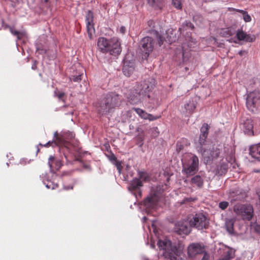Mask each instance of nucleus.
<instances>
[{
	"mask_svg": "<svg viewBox=\"0 0 260 260\" xmlns=\"http://www.w3.org/2000/svg\"><path fill=\"white\" fill-rule=\"evenodd\" d=\"M155 81L153 78H149L144 80L134 87V90L128 95V101L133 105L138 104L149 99V102L154 106L159 105V99H151L150 92L154 88Z\"/></svg>",
	"mask_w": 260,
	"mask_h": 260,
	"instance_id": "obj_1",
	"label": "nucleus"
},
{
	"mask_svg": "<svg viewBox=\"0 0 260 260\" xmlns=\"http://www.w3.org/2000/svg\"><path fill=\"white\" fill-rule=\"evenodd\" d=\"M208 125L204 123L201 128V134L199 140V146H197L198 151L202 153L204 161L210 163L213 159L216 158L219 156L220 151L219 149L212 148V150L207 149L206 139L208 135Z\"/></svg>",
	"mask_w": 260,
	"mask_h": 260,
	"instance_id": "obj_2",
	"label": "nucleus"
},
{
	"mask_svg": "<svg viewBox=\"0 0 260 260\" xmlns=\"http://www.w3.org/2000/svg\"><path fill=\"white\" fill-rule=\"evenodd\" d=\"M157 245L159 249L162 250L164 253L166 254L171 260H186L182 257L184 245L181 242H179L173 244L170 240L167 239H159Z\"/></svg>",
	"mask_w": 260,
	"mask_h": 260,
	"instance_id": "obj_3",
	"label": "nucleus"
},
{
	"mask_svg": "<svg viewBox=\"0 0 260 260\" xmlns=\"http://www.w3.org/2000/svg\"><path fill=\"white\" fill-rule=\"evenodd\" d=\"M162 192L160 186L152 187L150 194L144 200L141 206L148 214L152 213L160 206L163 198Z\"/></svg>",
	"mask_w": 260,
	"mask_h": 260,
	"instance_id": "obj_4",
	"label": "nucleus"
},
{
	"mask_svg": "<svg viewBox=\"0 0 260 260\" xmlns=\"http://www.w3.org/2000/svg\"><path fill=\"white\" fill-rule=\"evenodd\" d=\"M98 49L103 53L117 56L121 52V44L117 38L108 40L104 37L99 38L97 42Z\"/></svg>",
	"mask_w": 260,
	"mask_h": 260,
	"instance_id": "obj_5",
	"label": "nucleus"
},
{
	"mask_svg": "<svg viewBox=\"0 0 260 260\" xmlns=\"http://www.w3.org/2000/svg\"><path fill=\"white\" fill-rule=\"evenodd\" d=\"M182 173L187 177L192 176L199 170V158L194 154L186 153L182 156Z\"/></svg>",
	"mask_w": 260,
	"mask_h": 260,
	"instance_id": "obj_6",
	"label": "nucleus"
},
{
	"mask_svg": "<svg viewBox=\"0 0 260 260\" xmlns=\"http://www.w3.org/2000/svg\"><path fill=\"white\" fill-rule=\"evenodd\" d=\"M120 101L121 99L118 94L115 92L108 93L100 103L98 110L101 114H106L118 106Z\"/></svg>",
	"mask_w": 260,
	"mask_h": 260,
	"instance_id": "obj_7",
	"label": "nucleus"
},
{
	"mask_svg": "<svg viewBox=\"0 0 260 260\" xmlns=\"http://www.w3.org/2000/svg\"><path fill=\"white\" fill-rule=\"evenodd\" d=\"M241 124L244 133L248 136L257 135L260 132V120L258 118L243 117Z\"/></svg>",
	"mask_w": 260,
	"mask_h": 260,
	"instance_id": "obj_8",
	"label": "nucleus"
},
{
	"mask_svg": "<svg viewBox=\"0 0 260 260\" xmlns=\"http://www.w3.org/2000/svg\"><path fill=\"white\" fill-rule=\"evenodd\" d=\"M147 179V174L144 172H140L139 173V178L133 179L128 187V190L134 194L137 199L141 197L142 195L141 188L143 186V181H146Z\"/></svg>",
	"mask_w": 260,
	"mask_h": 260,
	"instance_id": "obj_9",
	"label": "nucleus"
},
{
	"mask_svg": "<svg viewBox=\"0 0 260 260\" xmlns=\"http://www.w3.org/2000/svg\"><path fill=\"white\" fill-rule=\"evenodd\" d=\"M246 107L252 113L257 111L260 107V92L254 90L247 94L246 98Z\"/></svg>",
	"mask_w": 260,
	"mask_h": 260,
	"instance_id": "obj_10",
	"label": "nucleus"
},
{
	"mask_svg": "<svg viewBox=\"0 0 260 260\" xmlns=\"http://www.w3.org/2000/svg\"><path fill=\"white\" fill-rule=\"evenodd\" d=\"M189 223L191 228L203 230L208 228L209 222L207 216L203 213H198L190 219Z\"/></svg>",
	"mask_w": 260,
	"mask_h": 260,
	"instance_id": "obj_11",
	"label": "nucleus"
},
{
	"mask_svg": "<svg viewBox=\"0 0 260 260\" xmlns=\"http://www.w3.org/2000/svg\"><path fill=\"white\" fill-rule=\"evenodd\" d=\"M234 211L244 220H249L253 216V209L250 205L237 204L234 207Z\"/></svg>",
	"mask_w": 260,
	"mask_h": 260,
	"instance_id": "obj_12",
	"label": "nucleus"
},
{
	"mask_svg": "<svg viewBox=\"0 0 260 260\" xmlns=\"http://www.w3.org/2000/svg\"><path fill=\"white\" fill-rule=\"evenodd\" d=\"M153 40L149 37H144L141 41V49L145 55V58L147 57L149 54L152 51L154 48Z\"/></svg>",
	"mask_w": 260,
	"mask_h": 260,
	"instance_id": "obj_13",
	"label": "nucleus"
},
{
	"mask_svg": "<svg viewBox=\"0 0 260 260\" xmlns=\"http://www.w3.org/2000/svg\"><path fill=\"white\" fill-rule=\"evenodd\" d=\"M191 226L189 223V220H183L178 221L175 224L174 232L179 235L189 234L191 231Z\"/></svg>",
	"mask_w": 260,
	"mask_h": 260,
	"instance_id": "obj_14",
	"label": "nucleus"
},
{
	"mask_svg": "<svg viewBox=\"0 0 260 260\" xmlns=\"http://www.w3.org/2000/svg\"><path fill=\"white\" fill-rule=\"evenodd\" d=\"M85 21L88 36L90 39H92V34L94 32V28L93 24V14L90 11H87Z\"/></svg>",
	"mask_w": 260,
	"mask_h": 260,
	"instance_id": "obj_15",
	"label": "nucleus"
},
{
	"mask_svg": "<svg viewBox=\"0 0 260 260\" xmlns=\"http://www.w3.org/2000/svg\"><path fill=\"white\" fill-rule=\"evenodd\" d=\"M135 64L133 60H129L126 57L124 60L122 72L124 75L129 77L134 72Z\"/></svg>",
	"mask_w": 260,
	"mask_h": 260,
	"instance_id": "obj_16",
	"label": "nucleus"
},
{
	"mask_svg": "<svg viewBox=\"0 0 260 260\" xmlns=\"http://www.w3.org/2000/svg\"><path fill=\"white\" fill-rule=\"evenodd\" d=\"M54 137L57 141L58 143L60 145L66 146L67 145V140L72 139L75 137L74 134L73 133H66L62 135H58L57 132L54 133Z\"/></svg>",
	"mask_w": 260,
	"mask_h": 260,
	"instance_id": "obj_17",
	"label": "nucleus"
},
{
	"mask_svg": "<svg viewBox=\"0 0 260 260\" xmlns=\"http://www.w3.org/2000/svg\"><path fill=\"white\" fill-rule=\"evenodd\" d=\"M203 251L204 249L198 243H192L188 247V255L190 257H193Z\"/></svg>",
	"mask_w": 260,
	"mask_h": 260,
	"instance_id": "obj_18",
	"label": "nucleus"
},
{
	"mask_svg": "<svg viewBox=\"0 0 260 260\" xmlns=\"http://www.w3.org/2000/svg\"><path fill=\"white\" fill-rule=\"evenodd\" d=\"M133 110L141 118L143 119H148L149 121H154L160 117L159 116H153L152 114H149L140 108H133Z\"/></svg>",
	"mask_w": 260,
	"mask_h": 260,
	"instance_id": "obj_19",
	"label": "nucleus"
},
{
	"mask_svg": "<svg viewBox=\"0 0 260 260\" xmlns=\"http://www.w3.org/2000/svg\"><path fill=\"white\" fill-rule=\"evenodd\" d=\"M245 197V193L242 191L237 190V189H233L229 192V198L232 202L238 200H242Z\"/></svg>",
	"mask_w": 260,
	"mask_h": 260,
	"instance_id": "obj_20",
	"label": "nucleus"
},
{
	"mask_svg": "<svg viewBox=\"0 0 260 260\" xmlns=\"http://www.w3.org/2000/svg\"><path fill=\"white\" fill-rule=\"evenodd\" d=\"M249 154L252 157L260 161V142L249 148Z\"/></svg>",
	"mask_w": 260,
	"mask_h": 260,
	"instance_id": "obj_21",
	"label": "nucleus"
},
{
	"mask_svg": "<svg viewBox=\"0 0 260 260\" xmlns=\"http://www.w3.org/2000/svg\"><path fill=\"white\" fill-rule=\"evenodd\" d=\"M48 164L51 171H52L53 168L56 170H59L62 166L60 160L59 159H55L53 156L49 157Z\"/></svg>",
	"mask_w": 260,
	"mask_h": 260,
	"instance_id": "obj_22",
	"label": "nucleus"
},
{
	"mask_svg": "<svg viewBox=\"0 0 260 260\" xmlns=\"http://www.w3.org/2000/svg\"><path fill=\"white\" fill-rule=\"evenodd\" d=\"M236 37L239 41H245L248 42H253L254 39L250 36L247 35L242 29H238L236 32Z\"/></svg>",
	"mask_w": 260,
	"mask_h": 260,
	"instance_id": "obj_23",
	"label": "nucleus"
},
{
	"mask_svg": "<svg viewBox=\"0 0 260 260\" xmlns=\"http://www.w3.org/2000/svg\"><path fill=\"white\" fill-rule=\"evenodd\" d=\"M47 174H42V175L40 176V177L42 179L43 183L45 185L46 188L48 189H54L58 187V185L57 183H54L52 181L48 180H46L47 182H45V178Z\"/></svg>",
	"mask_w": 260,
	"mask_h": 260,
	"instance_id": "obj_24",
	"label": "nucleus"
},
{
	"mask_svg": "<svg viewBox=\"0 0 260 260\" xmlns=\"http://www.w3.org/2000/svg\"><path fill=\"white\" fill-rule=\"evenodd\" d=\"M183 108L184 110H183V112L185 113L186 114H190L196 108L195 104L193 101L190 100L188 103H186L184 105Z\"/></svg>",
	"mask_w": 260,
	"mask_h": 260,
	"instance_id": "obj_25",
	"label": "nucleus"
},
{
	"mask_svg": "<svg viewBox=\"0 0 260 260\" xmlns=\"http://www.w3.org/2000/svg\"><path fill=\"white\" fill-rule=\"evenodd\" d=\"M235 220L234 219H228L225 223V228L228 232L230 234L234 233V224Z\"/></svg>",
	"mask_w": 260,
	"mask_h": 260,
	"instance_id": "obj_26",
	"label": "nucleus"
},
{
	"mask_svg": "<svg viewBox=\"0 0 260 260\" xmlns=\"http://www.w3.org/2000/svg\"><path fill=\"white\" fill-rule=\"evenodd\" d=\"M194 26L190 21H185L182 25V26L179 28V30L181 34H183V31L187 30V28L193 29Z\"/></svg>",
	"mask_w": 260,
	"mask_h": 260,
	"instance_id": "obj_27",
	"label": "nucleus"
},
{
	"mask_svg": "<svg viewBox=\"0 0 260 260\" xmlns=\"http://www.w3.org/2000/svg\"><path fill=\"white\" fill-rule=\"evenodd\" d=\"M228 150L229 152L226 153V154L225 155V156L226 157V159L228 161L230 162H232L233 160V157L234 155V151L233 149L231 147H224V151L225 153L226 152V151Z\"/></svg>",
	"mask_w": 260,
	"mask_h": 260,
	"instance_id": "obj_28",
	"label": "nucleus"
},
{
	"mask_svg": "<svg viewBox=\"0 0 260 260\" xmlns=\"http://www.w3.org/2000/svg\"><path fill=\"white\" fill-rule=\"evenodd\" d=\"M192 184L197 185L199 187L202 186L203 184V180L200 175H196L191 179Z\"/></svg>",
	"mask_w": 260,
	"mask_h": 260,
	"instance_id": "obj_29",
	"label": "nucleus"
},
{
	"mask_svg": "<svg viewBox=\"0 0 260 260\" xmlns=\"http://www.w3.org/2000/svg\"><path fill=\"white\" fill-rule=\"evenodd\" d=\"M6 26V27H7L9 28L10 31L12 35L17 37V40H20L25 36V34L23 32H20L15 30L12 27L9 26L8 25Z\"/></svg>",
	"mask_w": 260,
	"mask_h": 260,
	"instance_id": "obj_30",
	"label": "nucleus"
},
{
	"mask_svg": "<svg viewBox=\"0 0 260 260\" xmlns=\"http://www.w3.org/2000/svg\"><path fill=\"white\" fill-rule=\"evenodd\" d=\"M162 0H148L150 5L155 9H161L162 6Z\"/></svg>",
	"mask_w": 260,
	"mask_h": 260,
	"instance_id": "obj_31",
	"label": "nucleus"
},
{
	"mask_svg": "<svg viewBox=\"0 0 260 260\" xmlns=\"http://www.w3.org/2000/svg\"><path fill=\"white\" fill-rule=\"evenodd\" d=\"M109 160L113 164H114L116 167H117V170H118L119 172L120 173V171H121V168H120V167H121V165L120 164L117 160V158L116 157V156L113 154H112L111 155H110L109 156Z\"/></svg>",
	"mask_w": 260,
	"mask_h": 260,
	"instance_id": "obj_32",
	"label": "nucleus"
},
{
	"mask_svg": "<svg viewBox=\"0 0 260 260\" xmlns=\"http://www.w3.org/2000/svg\"><path fill=\"white\" fill-rule=\"evenodd\" d=\"M235 10L236 11L240 12L242 14L243 18L245 22H248L251 20V17L248 14L247 12L244 11V10H239V9H235Z\"/></svg>",
	"mask_w": 260,
	"mask_h": 260,
	"instance_id": "obj_33",
	"label": "nucleus"
},
{
	"mask_svg": "<svg viewBox=\"0 0 260 260\" xmlns=\"http://www.w3.org/2000/svg\"><path fill=\"white\" fill-rule=\"evenodd\" d=\"M228 169V165L227 164L223 163L221 164V165L218 167L217 171L218 173L220 175H222L225 174Z\"/></svg>",
	"mask_w": 260,
	"mask_h": 260,
	"instance_id": "obj_34",
	"label": "nucleus"
},
{
	"mask_svg": "<svg viewBox=\"0 0 260 260\" xmlns=\"http://www.w3.org/2000/svg\"><path fill=\"white\" fill-rule=\"evenodd\" d=\"M234 256V252L232 249H228L225 253V255L221 260H230Z\"/></svg>",
	"mask_w": 260,
	"mask_h": 260,
	"instance_id": "obj_35",
	"label": "nucleus"
},
{
	"mask_svg": "<svg viewBox=\"0 0 260 260\" xmlns=\"http://www.w3.org/2000/svg\"><path fill=\"white\" fill-rule=\"evenodd\" d=\"M182 0H172L173 6L177 9L181 10L182 8Z\"/></svg>",
	"mask_w": 260,
	"mask_h": 260,
	"instance_id": "obj_36",
	"label": "nucleus"
},
{
	"mask_svg": "<svg viewBox=\"0 0 260 260\" xmlns=\"http://www.w3.org/2000/svg\"><path fill=\"white\" fill-rule=\"evenodd\" d=\"M58 145H59L57 141L56 140V138L54 137V139L52 141H48L47 143L44 144L43 146L45 147H48L49 146H51L52 147H54L55 146H57Z\"/></svg>",
	"mask_w": 260,
	"mask_h": 260,
	"instance_id": "obj_37",
	"label": "nucleus"
},
{
	"mask_svg": "<svg viewBox=\"0 0 260 260\" xmlns=\"http://www.w3.org/2000/svg\"><path fill=\"white\" fill-rule=\"evenodd\" d=\"M83 76V74H80L78 75H73L71 78V80L74 82H78L82 80V76Z\"/></svg>",
	"mask_w": 260,
	"mask_h": 260,
	"instance_id": "obj_38",
	"label": "nucleus"
},
{
	"mask_svg": "<svg viewBox=\"0 0 260 260\" xmlns=\"http://www.w3.org/2000/svg\"><path fill=\"white\" fill-rule=\"evenodd\" d=\"M229 206V203L226 201L221 202L219 203V207L222 210H224Z\"/></svg>",
	"mask_w": 260,
	"mask_h": 260,
	"instance_id": "obj_39",
	"label": "nucleus"
},
{
	"mask_svg": "<svg viewBox=\"0 0 260 260\" xmlns=\"http://www.w3.org/2000/svg\"><path fill=\"white\" fill-rule=\"evenodd\" d=\"M155 33L156 34L157 39L158 41V44L159 46H160L163 44V38L161 36L159 35L158 32L155 31Z\"/></svg>",
	"mask_w": 260,
	"mask_h": 260,
	"instance_id": "obj_40",
	"label": "nucleus"
},
{
	"mask_svg": "<svg viewBox=\"0 0 260 260\" xmlns=\"http://www.w3.org/2000/svg\"><path fill=\"white\" fill-rule=\"evenodd\" d=\"M54 95L57 96L59 100H62L64 93L63 92H57V91H54Z\"/></svg>",
	"mask_w": 260,
	"mask_h": 260,
	"instance_id": "obj_41",
	"label": "nucleus"
},
{
	"mask_svg": "<svg viewBox=\"0 0 260 260\" xmlns=\"http://www.w3.org/2000/svg\"><path fill=\"white\" fill-rule=\"evenodd\" d=\"M235 31L232 29H226L223 31V34L225 36H231L234 34Z\"/></svg>",
	"mask_w": 260,
	"mask_h": 260,
	"instance_id": "obj_42",
	"label": "nucleus"
},
{
	"mask_svg": "<svg viewBox=\"0 0 260 260\" xmlns=\"http://www.w3.org/2000/svg\"><path fill=\"white\" fill-rule=\"evenodd\" d=\"M152 134L153 137H157L158 135L159 132L157 127H153L151 129Z\"/></svg>",
	"mask_w": 260,
	"mask_h": 260,
	"instance_id": "obj_43",
	"label": "nucleus"
},
{
	"mask_svg": "<svg viewBox=\"0 0 260 260\" xmlns=\"http://www.w3.org/2000/svg\"><path fill=\"white\" fill-rule=\"evenodd\" d=\"M183 148V146L182 145H181V144H180L179 143H177L176 150L177 151H178V152L180 151L181 150H182Z\"/></svg>",
	"mask_w": 260,
	"mask_h": 260,
	"instance_id": "obj_44",
	"label": "nucleus"
},
{
	"mask_svg": "<svg viewBox=\"0 0 260 260\" xmlns=\"http://www.w3.org/2000/svg\"><path fill=\"white\" fill-rule=\"evenodd\" d=\"M126 28L124 26H121L119 29V31L120 33L124 34L125 32Z\"/></svg>",
	"mask_w": 260,
	"mask_h": 260,
	"instance_id": "obj_45",
	"label": "nucleus"
},
{
	"mask_svg": "<svg viewBox=\"0 0 260 260\" xmlns=\"http://www.w3.org/2000/svg\"><path fill=\"white\" fill-rule=\"evenodd\" d=\"M176 40V38L175 37H172L171 36H170L169 37V38H168V42L170 43H171L173 41H175Z\"/></svg>",
	"mask_w": 260,
	"mask_h": 260,
	"instance_id": "obj_46",
	"label": "nucleus"
},
{
	"mask_svg": "<svg viewBox=\"0 0 260 260\" xmlns=\"http://www.w3.org/2000/svg\"><path fill=\"white\" fill-rule=\"evenodd\" d=\"M71 173V171H64L62 173V176L70 175Z\"/></svg>",
	"mask_w": 260,
	"mask_h": 260,
	"instance_id": "obj_47",
	"label": "nucleus"
},
{
	"mask_svg": "<svg viewBox=\"0 0 260 260\" xmlns=\"http://www.w3.org/2000/svg\"><path fill=\"white\" fill-rule=\"evenodd\" d=\"M208 258L209 255L207 253H205L201 260H208Z\"/></svg>",
	"mask_w": 260,
	"mask_h": 260,
	"instance_id": "obj_48",
	"label": "nucleus"
},
{
	"mask_svg": "<svg viewBox=\"0 0 260 260\" xmlns=\"http://www.w3.org/2000/svg\"><path fill=\"white\" fill-rule=\"evenodd\" d=\"M63 188L66 190L72 189L73 188V185L64 186Z\"/></svg>",
	"mask_w": 260,
	"mask_h": 260,
	"instance_id": "obj_49",
	"label": "nucleus"
},
{
	"mask_svg": "<svg viewBox=\"0 0 260 260\" xmlns=\"http://www.w3.org/2000/svg\"><path fill=\"white\" fill-rule=\"evenodd\" d=\"M246 52L244 50H241L239 52V54L240 56H243L244 54H246Z\"/></svg>",
	"mask_w": 260,
	"mask_h": 260,
	"instance_id": "obj_50",
	"label": "nucleus"
},
{
	"mask_svg": "<svg viewBox=\"0 0 260 260\" xmlns=\"http://www.w3.org/2000/svg\"><path fill=\"white\" fill-rule=\"evenodd\" d=\"M184 48H185V44H184L183 46L182 47V53H181V55H182V57H184V55H185Z\"/></svg>",
	"mask_w": 260,
	"mask_h": 260,
	"instance_id": "obj_51",
	"label": "nucleus"
},
{
	"mask_svg": "<svg viewBox=\"0 0 260 260\" xmlns=\"http://www.w3.org/2000/svg\"><path fill=\"white\" fill-rule=\"evenodd\" d=\"M152 228H153V231H154V233H155V226H154V221H152Z\"/></svg>",
	"mask_w": 260,
	"mask_h": 260,
	"instance_id": "obj_52",
	"label": "nucleus"
},
{
	"mask_svg": "<svg viewBox=\"0 0 260 260\" xmlns=\"http://www.w3.org/2000/svg\"><path fill=\"white\" fill-rule=\"evenodd\" d=\"M31 68L32 70H35L37 68V66L35 63H34L32 65V67H31Z\"/></svg>",
	"mask_w": 260,
	"mask_h": 260,
	"instance_id": "obj_53",
	"label": "nucleus"
},
{
	"mask_svg": "<svg viewBox=\"0 0 260 260\" xmlns=\"http://www.w3.org/2000/svg\"><path fill=\"white\" fill-rule=\"evenodd\" d=\"M147 220L146 217L144 216L143 217V221L145 222Z\"/></svg>",
	"mask_w": 260,
	"mask_h": 260,
	"instance_id": "obj_54",
	"label": "nucleus"
},
{
	"mask_svg": "<svg viewBox=\"0 0 260 260\" xmlns=\"http://www.w3.org/2000/svg\"><path fill=\"white\" fill-rule=\"evenodd\" d=\"M85 168H86V169H89L90 168L88 166L86 165V166H85Z\"/></svg>",
	"mask_w": 260,
	"mask_h": 260,
	"instance_id": "obj_55",
	"label": "nucleus"
},
{
	"mask_svg": "<svg viewBox=\"0 0 260 260\" xmlns=\"http://www.w3.org/2000/svg\"><path fill=\"white\" fill-rule=\"evenodd\" d=\"M193 19H194L195 21H196V16L193 17Z\"/></svg>",
	"mask_w": 260,
	"mask_h": 260,
	"instance_id": "obj_56",
	"label": "nucleus"
},
{
	"mask_svg": "<svg viewBox=\"0 0 260 260\" xmlns=\"http://www.w3.org/2000/svg\"><path fill=\"white\" fill-rule=\"evenodd\" d=\"M258 196H259V202H260V194H259Z\"/></svg>",
	"mask_w": 260,
	"mask_h": 260,
	"instance_id": "obj_57",
	"label": "nucleus"
},
{
	"mask_svg": "<svg viewBox=\"0 0 260 260\" xmlns=\"http://www.w3.org/2000/svg\"><path fill=\"white\" fill-rule=\"evenodd\" d=\"M169 34V30H168V31H167V34Z\"/></svg>",
	"mask_w": 260,
	"mask_h": 260,
	"instance_id": "obj_58",
	"label": "nucleus"
},
{
	"mask_svg": "<svg viewBox=\"0 0 260 260\" xmlns=\"http://www.w3.org/2000/svg\"><path fill=\"white\" fill-rule=\"evenodd\" d=\"M151 247H153V244H151Z\"/></svg>",
	"mask_w": 260,
	"mask_h": 260,
	"instance_id": "obj_59",
	"label": "nucleus"
}]
</instances>
